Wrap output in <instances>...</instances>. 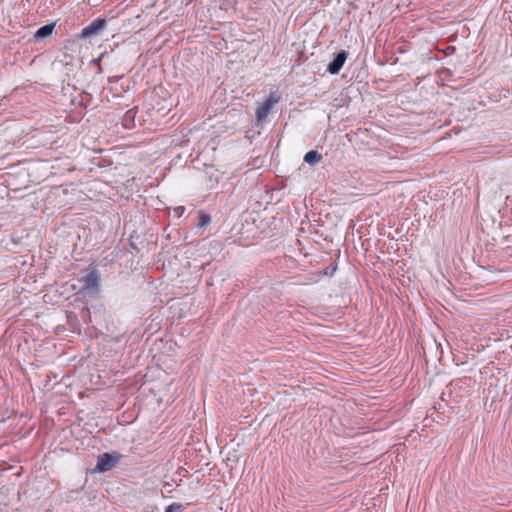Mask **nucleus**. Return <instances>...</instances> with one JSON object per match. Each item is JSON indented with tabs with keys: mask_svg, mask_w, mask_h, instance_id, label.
Returning <instances> with one entry per match:
<instances>
[{
	"mask_svg": "<svg viewBox=\"0 0 512 512\" xmlns=\"http://www.w3.org/2000/svg\"><path fill=\"white\" fill-rule=\"evenodd\" d=\"M78 293L91 298L97 297L101 287V277L96 267L86 269V274L77 278Z\"/></svg>",
	"mask_w": 512,
	"mask_h": 512,
	"instance_id": "f257e3e1",
	"label": "nucleus"
},
{
	"mask_svg": "<svg viewBox=\"0 0 512 512\" xmlns=\"http://www.w3.org/2000/svg\"><path fill=\"white\" fill-rule=\"evenodd\" d=\"M121 454L117 452L112 453H103L98 457L97 465L94 469L91 470V473H103L110 471L114 468L120 461Z\"/></svg>",
	"mask_w": 512,
	"mask_h": 512,
	"instance_id": "f03ea898",
	"label": "nucleus"
},
{
	"mask_svg": "<svg viewBox=\"0 0 512 512\" xmlns=\"http://www.w3.org/2000/svg\"><path fill=\"white\" fill-rule=\"evenodd\" d=\"M348 57V52L345 50H340L333 55V59L328 63L326 71L332 75H336L342 69L344 63L346 62Z\"/></svg>",
	"mask_w": 512,
	"mask_h": 512,
	"instance_id": "7ed1b4c3",
	"label": "nucleus"
},
{
	"mask_svg": "<svg viewBox=\"0 0 512 512\" xmlns=\"http://www.w3.org/2000/svg\"><path fill=\"white\" fill-rule=\"evenodd\" d=\"M106 26V20L98 18L93 20L89 25L84 27L81 31L80 36L82 38H90L97 35Z\"/></svg>",
	"mask_w": 512,
	"mask_h": 512,
	"instance_id": "20e7f679",
	"label": "nucleus"
},
{
	"mask_svg": "<svg viewBox=\"0 0 512 512\" xmlns=\"http://www.w3.org/2000/svg\"><path fill=\"white\" fill-rule=\"evenodd\" d=\"M278 98L274 94H270L269 97L262 103L256 110V118L258 121L264 120L272 107L277 103Z\"/></svg>",
	"mask_w": 512,
	"mask_h": 512,
	"instance_id": "39448f33",
	"label": "nucleus"
},
{
	"mask_svg": "<svg viewBox=\"0 0 512 512\" xmlns=\"http://www.w3.org/2000/svg\"><path fill=\"white\" fill-rule=\"evenodd\" d=\"M322 160V155L317 150H310L304 156V162L314 166Z\"/></svg>",
	"mask_w": 512,
	"mask_h": 512,
	"instance_id": "423d86ee",
	"label": "nucleus"
},
{
	"mask_svg": "<svg viewBox=\"0 0 512 512\" xmlns=\"http://www.w3.org/2000/svg\"><path fill=\"white\" fill-rule=\"evenodd\" d=\"M54 27H55V24H53V23L41 26L35 32V38L43 39V38L50 36L53 33Z\"/></svg>",
	"mask_w": 512,
	"mask_h": 512,
	"instance_id": "0eeeda50",
	"label": "nucleus"
},
{
	"mask_svg": "<svg viewBox=\"0 0 512 512\" xmlns=\"http://www.w3.org/2000/svg\"><path fill=\"white\" fill-rule=\"evenodd\" d=\"M211 223V217L208 214L201 213L199 216V221L197 223V227L200 229L206 228Z\"/></svg>",
	"mask_w": 512,
	"mask_h": 512,
	"instance_id": "6e6552de",
	"label": "nucleus"
},
{
	"mask_svg": "<svg viewBox=\"0 0 512 512\" xmlns=\"http://www.w3.org/2000/svg\"><path fill=\"white\" fill-rule=\"evenodd\" d=\"M182 510H183V505L178 504V503H173L166 508L165 512H181Z\"/></svg>",
	"mask_w": 512,
	"mask_h": 512,
	"instance_id": "1a4fd4ad",
	"label": "nucleus"
}]
</instances>
